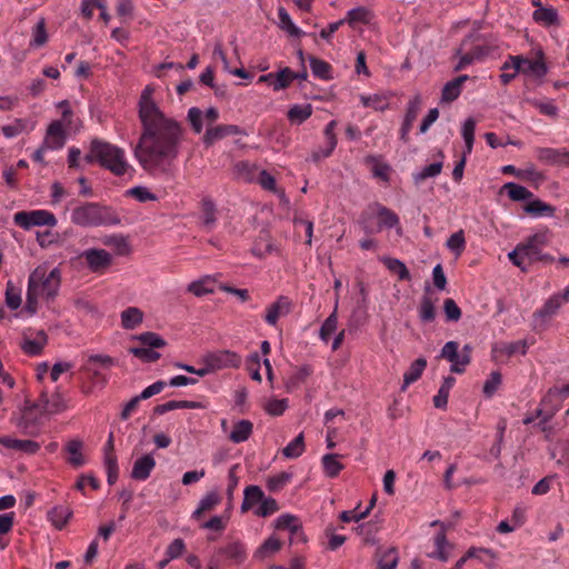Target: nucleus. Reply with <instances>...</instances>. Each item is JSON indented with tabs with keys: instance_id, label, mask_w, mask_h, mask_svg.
<instances>
[{
	"instance_id": "nucleus-52",
	"label": "nucleus",
	"mask_w": 569,
	"mask_h": 569,
	"mask_svg": "<svg viewBox=\"0 0 569 569\" xmlns=\"http://www.w3.org/2000/svg\"><path fill=\"white\" fill-rule=\"evenodd\" d=\"M563 305L561 298L558 293L552 295L542 306L541 309L535 312L537 317H551L553 316L559 308Z\"/></svg>"
},
{
	"instance_id": "nucleus-7",
	"label": "nucleus",
	"mask_w": 569,
	"mask_h": 569,
	"mask_svg": "<svg viewBox=\"0 0 569 569\" xmlns=\"http://www.w3.org/2000/svg\"><path fill=\"white\" fill-rule=\"evenodd\" d=\"M139 346L131 347L130 353L144 362H156L160 358V353L156 349L166 346V341L154 332H144L133 338Z\"/></svg>"
},
{
	"instance_id": "nucleus-62",
	"label": "nucleus",
	"mask_w": 569,
	"mask_h": 569,
	"mask_svg": "<svg viewBox=\"0 0 569 569\" xmlns=\"http://www.w3.org/2000/svg\"><path fill=\"white\" fill-rule=\"evenodd\" d=\"M64 409L63 399L60 395L56 393L46 400V405L42 406V411L46 413H58Z\"/></svg>"
},
{
	"instance_id": "nucleus-9",
	"label": "nucleus",
	"mask_w": 569,
	"mask_h": 569,
	"mask_svg": "<svg viewBox=\"0 0 569 569\" xmlns=\"http://www.w3.org/2000/svg\"><path fill=\"white\" fill-rule=\"evenodd\" d=\"M13 221L17 226L26 230L36 226L54 227L58 222L52 212L42 209L16 212Z\"/></svg>"
},
{
	"instance_id": "nucleus-13",
	"label": "nucleus",
	"mask_w": 569,
	"mask_h": 569,
	"mask_svg": "<svg viewBox=\"0 0 569 569\" xmlns=\"http://www.w3.org/2000/svg\"><path fill=\"white\" fill-rule=\"evenodd\" d=\"M206 362L212 370L238 368L241 363V357L233 351L222 350L207 356Z\"/></svg>"
},
{
	"instance_id": "nucleus-24",
	"label": "nucleus",
	"mask_w": 569,
	"mask_h": 569,
	"mask_svg": "<svg viewBox=\"0 0 569 569\" xmlns=\"http://www.w3.org/2000/svg\"><path fill=\"white\" fill-rule=\"evenodd\" d=\"M203 406L198 401H188V400H170L168 402L158 405L154 407L153 411L156 415H164L166 412L177 410V409H202Z\"/></svg>"
},
{
	"instance_id": "nucleus-2",
	"label": "nucleus",
	"mask_w": 569,
	"mask_h": 569,
	"mask_svg": "<svg viewBox=\"0 0 569 569\" xmlns=\"http://www.w3.org/2000/svg\"><path fill=\"white\" fill-rule=\"evenodd\" d=\"M83 159L87 163H99L118 177L134 171L122 148L99 138L91 140L89 151Z\"/></svg>"
},
{
	"instance_id": "nucleus-15",
	"label": "nucleus",
	"mask_w": 569,
	"mask_h": 569,
	"mask_svg": "<svg viewBox=\"0 0 569 569\" xmlns=\"http://www.w3.org/2000/svg\"><path fill=\"white\" fill-rule=\"evenodd\" d=\"M66 138L67 136L62 121L54 120L49 124L47 129L43 144H46V148H49L50 150H59L64 146Z\"/></svg>"
},
{
	"instance_id": "nucleus-32",
	"label": "nucleus",
	"mask_w": 569,
	"mask_h": 569,
	"mask_svg": "<svg viewBox=\"0 0 569 569\" xmlns=\"http://www.w3.org/2000/svg\"><path fill=\"white\" fill-rule=\"evenodd\" d=\"M427 367V360L425 358H418L415 360L407 372L403 375V386L402 390H405L408 386L416 382L422 375Z\"/></svg>"
},
{
	"instance_id": "nucleus-21",
	"label": "nucleus",
	"mask_w": 569,
	"mask_h": 569,
	"mask_svg": "<svg viewBox=\"0 0 569 569\" xmlns=\"http://www.w3.org/2000/svg\"><path fill=\"white\" fill-rule=\"evenodd\" d=\"M0 445L28 455H34L40 450V445L33 440L14 439L8 436H0Z\"/></svg>"
},
{
	"instance_id": "nucleus-19",
	"label": "nucleus",
	"mask_w": 569,
	"mask_h": 569,
	"mask_svg": "<svg viewBox=\"0 0 569 569\" xmlns=\"http://www.w3.org/2000/svg\"><path fill=\"white\" fill-rule=\"evenodd\" d=\"M377 214L379 218L378 229L373 230L369 226L365 224L363 229L367 234L379 232L382 228H395L399 226V217L391 209L377 204Z\"/></svg>"
},
{
	"instance_id": "nucleus-6",
	"label": "nucleus",
	"mask_w": 569,
	"mask_h": 569,
	"mask_svg": "<svg viewBox=\"0 0 569 569\" xmlns=\"http://www.w3.org/2000/svg\"><path fill=\"white\" fill-rule=\"evenodd\" d=\"M567 398H569V383L550 388L537 408L540 425H546L560 410Z\"/></svg>"
},
{
	"instance_id": "nucleus-16",
	"label": "nucleus",
	"mask_w": 569,
	"mask_h": 569,
	"mask_svg": "<svg viewBox=\"0 0 569 569\" xmlns=\"http://www.w3.org/2000/svg\"><path fill=\"white\" fill-rule=\"evenodd\" d=\"M47 341L48 336L43 330L37 331L34 336H28L24 333L20 348L26 355L34 357L42 353Z\"/></svg>"
},
{
	"instance_id": "nucleus-58",
	"label": "nucleus",
	"mask_w": 569,
	"mask_h": 569,
	"mask_svg": "<svg viewBox=\"0 0 569 569\" xmlns=\"http://www.w3.org/2000/svg\"><path fill=\"white\" fill-rule=\"evenodd\" d=\"M202 220L206 228L211 229L216 222V206L209 198L202 200Z\"/></svg>"
},
{
	"instance_id": "nucleus-5",
	"label": "nucleus",
	"mask_w": 569,
	"mask_h": 569,
	"mask_svg": "<svg viewBox=\"0 0 569 569\" xmlns=\"http://www.w3.org/2000/svg\"><path fill=\"white\" fill-rule=\"evenodd\" d=\"M71 221L82 227H98L117 224L119 219L110 208L96 202H87L72 210Z\"/></svg>"
},
{
	"instance_id": "nucleus-55",
	"label": "nucleus",
	"mask_w": 569,
	"mask_h": 569,
	"mask_svg": "<svg viewBox=\"0 0 569 569\" xmlns=\"http://www.w3.org/2000/svg\"><path fill=\"white\" fill-rule=\"evenodd\" d=\"M447 247L456 257H459L466 249V238L463 230L452 233L447 240Z\"/></svg>"
},
{
	"instance_id": "nucleus-47",
	"label": "nucleus",
	"mask_w": 569,
	"mask_h": 569,
	"mask_svg": "<svg viewBox=\"0 0 569 569\" xmlns=\"http://www.w3.org/2000/svg\"><path fill=\"white\" fill-rule=\"evenodd\" d=\"M278 18L280 21V28L286 30L291 37H300L303 33L302 30L293 23L290 14L284 8L280 7L278 9Z\"/></svg>"
},
{
	"instance_id": "nucleus-45",
	"label": "nucleus",
	"mask_w": 569,
	"mask_h": 569,
	"mask_svg": "<svg viewBox=\"0 0 569 569\" xmlns=\"http://www.w3.org/2000/svg\"><path fill=\"white\" fill-rule=\"evenodd\" d=\"M305 437L299 433L292 441H290L283 449L282 455L289 459H296L305 452Z\"/></svg>"
},
{
	"instance_id": "nucleus-49",
	"label": "nucleus",
	"mask_w": 569,
	"mask_h": 569,
	"mask_svg": "<svg viewBox=\"0 0 569 569\" xmlns=\"http://www.w3.org/2000/svg\"><path fill=\"white\" fill-rule=\"evenodd\" d=\"M337 309H338V302H336V306H335V309L333 311L331 312V315L325 320V322L322 323L321 328H320V339L325 342H327L329 340V338L331 337V335L336 331L337 329V323H338V315H337Z\"/></svg>"
},
{
	"instance_id": "nucleus-60",
	"label": "nucleus",
	"mask_w": 569,
	"mask_h": 569,
	"mask_svg": "<svg viewBox=\"0 0 569 569\" xmlns=\"http://www.w3.org/2000/svg\"><path fill=\"white\" fill-rule=\"evenodd\" d=\"M398 565V552L396 548H388L381 552L378 566L379 569H396Z\"/></svg>"
},
{
	"instance_id": "nucleus-27",
	"label": "nucleus",
	"mask_w": 569,
	"mask_h": 569,
	"mask_svg": "<svg viewBox=\"0 0 569 569\" xmlns=\"http://www.w3.org/2000/svg\"><path fill=\"white\" fill-rule=\"evenodd\" d=\"M532 18L537 23L543 27L559 24L558 12L552 7H540L536 9Z\"/></svg>"
},
{
	"instance_id": "nucleus-1",
	"label": "nucleus",
	"mask_w": 569,
	"mask_h": 569,
	"mask_svg": "<svg viewBox=\"0 0 569 569\" xmlns=\"http://www.w3.org/2000/svg\"><path fill=\"white\" fill-rule=\"evenodd\" d=\"M153 94L152 84L146 86L140 94L138 116L141 133L132 151L146 172L168 179L173 177L186 129L181 122L160 109Z\"/></svg>"
},
{
	"instance_id": "nucleus-23",
	"label": "nucleus",
	"mask_w": 569,
	"mask_h": 569,
	"mask_svg": "<svg viewBox=\"0 0 569 569\" xmlns=\"http://www.w3.org/2000/svg\"><path fill=\"white\" fill-rule=\"evenodd\" d=\"M469 79L467 74L459 76L447 82L442 89L441 100L443 102L455 101L461 93L462 84Z\"/></svg>"
},
{
	"instance_id": "nucleus-40",
	"label": "nucleus",
	"mask_w": 569,
	"mask_h": 569,
	"mask_svg": "<svg viewBox=\"0 0 569 569\" xmlns=\"http://www.w3.org/2000/svg\"><path fill=\"white\" fill-rule=\"evenodd\" d=\"M502 189L507 191L508 197L513 201H523L533 198V193L530 190L515 182L505 183Z\"/></svg>"
},
{
	"instance_id": "nucleus-14",
	"label": "nucleus",
	"mask_w": 569,
	"mask_h": 569,
	"mask_svg": "<svg viewBox=\"0 0 569 569\" xmlns=\"http://www.w3.org/2000/svg\"><path fill=\"white\" fill-rule=\"evenodd\" d=\"M528 345L526 340H518L515 342H497L492 347V357L496 360L508 359L516 353L525 355Z\"/></svg>"
},
{
	"instance_id": "nucleus-61",
	"label": "nucleus",
	"mask_w": 569,
	"mask_h": 569,
	"mask_svg": "<svg viewBox=\"0 0 569 569\" xmlns=\"http://www.w3.org/2000/svg\"><path fill=\"white\" fill-rule=\"evenodd\" d=\"M187 118L191 124L192 130L196 133H200L203 129V112L199 108L192 107L188 110Z\"/></svg>"
},
{
	"instance_id": "nucleus-31",
	"label": "nucleus",
	"mask_w": 569,
	"mask_h": 569,
	"mask_svg": "<svg viewBox=\"0 0 569 569\" xmlns=\"http://www.w3.org/2000/svg\"><path fill=\"white\" fill-rule=\"evenodd\" d=\"M103 246L110 247L118 256H126L130 251L128 241L122 234H110L101 239Z\"/></svg>"
},
{
	"instance_id": "nucleus-63",
	"label": "nucleus",
	"mask_w": 569,
	"mask_h": 569,
	"mask_svg": "<svg viewBox=\"0 0 569 569\" xmlns=\"http://www.w3.org/2000/svg\"><path fill=\"white\" fill-rule=\"evenodd\" d=\"M442 169V162H433L426 166L418 174L415 176L416 182H420L428 178L437 177Z\"/></svg>"
},
{
	"instance_id": "nucleus-4",
	"label": "nucleus",
	"mask_w": 569,
	"mask_h": 569,
	"mask_svg": "<svg viewBox=\"0 0 569 569\" xmlns=\"http://www.w3.org/2000/svg\"><path fill=\"white\" fill-rule=\"evenodd\" d=\"M549 242L548 231L537 232L528 237L525 241L519 242L516 248L508 253L509 260L527 272L529 268L538 262L540 250Z\"/></svg>"
},
{
	"instance_id": "nucleus-11",
	"label": "nucleus",
	"mask_w": 569,
	"mask_h": 569,
	"mask_svg": "<svg viewBox=\"0 0 569 569\" xmlns=\"http://www.w3.org/2000/svg\"><path fill=\"white\" fill-rule=\"evenodd\" d=\"M513 69L516 72L533 73L537 77H542L547 73L546 63L542 57L539 59L530 60L522 57H509V61H506L502 66V70Z\"/></svg>"
},
{
	"instance_id": "nucleus-34",
	"label": "nucleus",
	"mask_w": 569,
	"mask_h": 569,
	"mask_svg": "<svg viewBox=\"0 0 569 569\" xmlns=\"http://www.w3.org/2000/svg\"><path fill=\"white\" fill-rule=\"evenodd\" d=\"M312 114V106L307 104H293L287 113L289 121L292 124H301Z\"/></svg>"
},
{
	"instance_id": "nucleus-53",
	"label": "nucleus",
	"mask_w": 569,
	"mask_h": 569,
	"mask_svg": "<svg viewBox=\"0 0 569 569\" xmlns=\"http://www.w3.org/2000/svg\"><path fill=\"white\" fill-rule=\"evenodd\" d=\"M337 457L338 456L333 453L322 457L323 470L329 478H336L343 469V465L338 461Z\"/></svg>"
},
{
	"instance_id": "nucleus-48",
	"label": "nucleus",
	"mask_w": 569,
	"mask_h": 569,
	"mask_svg": "<svg viewBox=\"0 0 569 569\" xmlns=\"http://www.w3.org/2000/svg\"><path fill=\"white\" fill-rule=\"evenodd\" d=\"M475 130H476V120L473 118H468L462 126L461 134L466 144V154H470L472 152L473 140H475Z\"/></svg>"
},
{
	"instance_id": "nucleus-33",
	"label": "nucleus",
	"mask_w": 569,
	"mask_h": 569,
	"mask_svg": "<svg viewBox=\"0 0 569 569\" xmlns=\"http://www.w3.org/2000/svg\"><path fill=\"white\" fill-rule=\"evenodd\" d=\"M276 527L279 530H289V532L292 533V536H302L301 522L296 516L289 513L281 515L277 519Z\"/></svg>"
},
{
	"instance_id": "nucleus-50",
	"label": "nucleus",
	"mask_w": 569,
	"mask_h": 569,
	"mask_svg": "<svg viewBox=\"0 0 569 569\" xmlns=\"http://www.w3.org/2000/svg\"><path fill=\"white\" fill-rule=\"evenodd\" d=\"M292 480V473L282 471L276 476H272L267 481V488L271 492L281 491Z\"/></svg>"
},
{
	"instance_id": "nucleus-28",
	"label": "nucleus",
	"mask_w": 569,
	"mask_h": 569,
	"mask_svg": "<svg viewBox=\"0 0 569 569\" xmlns=\"http://www.w3.org/2000/svg\"><path fill=\"white\" fill-rule=\"evenodd\" d=\"M420 103H421V101L418 96L409 101L405 121H403L401 130H400L401 139H403V140H406V137L409 133V131L411 130L412 123L419 113Z\"/></svg>"
},
{
	"instance_id": "nucleus-51",
	"label": "nucleus",
	"mask_w": 569,
	"mask_h": 569,
	"mask_svg": "<svg viewBox=\"0 0 569 569\" xmlns=\"http://www.w3.org/2000/svg\"><path fill=\"white\" fill-rule=\"evenodd\" d=\"M310 68L312 71V74L319 79L328 80L331 78V66L321 59L311 57L310 58Z\"/></svg>"
},
{
	"instance_id": "nucleus-18",
	"label": "nucleus",
	"mask_w": 569,
	"mask_h": 569,
	"mask_svg": "<svg viewBox=\"0 0 569 569\" xmlns=\"http://www.w3.org/2000/svg\"><path fill=\"white\" fill-rule=\"evenodd\" d=\"M537 157L547 164L569 166V151L567 149L540 148L537 151Z\"/></svg>"
},
{
	"instance_id": "nucleus-57",
	"label": "nucleus",
	"mask_w": 569,
	"mask_h": 569,
	"mask_svg": "<svg viewBox=\"0 0 569 569\" xmlns=\"http://www.w3.org/2000/svg\"><path fill=\"white\" fill-rule=\"evenodd\" d=\"M313 370L309 365L298 368L288 379L289 388H298L312 375Z\"/></svg>"
},
{
	"instance_id": "nucleus-25",
	"label": "nucleus",
	"mask_w": 569,
	"mask_h": 569,
	"mask_svg": "<svg viewBox=\"0 0 569 569\" xmlns=\"http://www.w3.org/2000/svg\"><path fill=\"white\" fill-rule=\"evenodd\" d=\"M373 18V13L366 7H357L347 12L343 20L351 27L356 28L357 24H368Z\"/></svg>"
},
{
	"instance_id": "nucleus-26",
	"label": "nucleus",
	"mask_w": 569,
	"mask_h": 569,
	"mask_svg": "<svg viewBox=\"0 0 569 569\" xmlns=\"http://www.w3.org/2000/svg\"><path fill=\"white\" fill-rule=\"evenodd\" d=\"M523 210L531 217H552L556 208L540 199H533L525 204Z\"/></svg>"
},
{
	"instance_id": "nucleus-59",
	"label": "nucleus",
	"mask_w": 569,
	"mask_h": 569,
	"mask_svg": "<svg viewBox=\"0 0 569 569\" xmlns=\"http://www.w3.org/2000/svg\"><path fill=\"white\" fill-rule=\"evenodd\" d=\"M448 546V541L446 535L443 532H439L435 537V550L430 553V557L437 558L441 561H447L449 559V555L446 551Z\"/></svg>"
},
{
	"instance_id": "nucleus-42",
	"label": "nucleus",
	"mask_w": 569,
	"mask_h": 569,
	"mask_svg": "<svg viewBox=\"0 0 569 569\" xmlns=\"http://www.w3.org/2000/svg\"><path fill=\"white\" fill-rule=\"evenodd\" d=\"M143 313L136 307H129L121 313V323L124 329H134L141 323Z\"/></svg>"
},
{
	"instance_id": "nucleus-29",
	"label": "nucleus",
	"mask_w": 569,
	"mask_h": 569,
	"mask_svg": "<svg viewBox=\"0 0 569 569\" xmlns=\"http://www.w3.org/2000/svg\"><path fill=\"white\" fill-rule=\"evenodd\" d=\"M81 448H82V442L77 439L70 440L66 445L64 449H66V452L69 455L67 457V461L73 468L82 467L86 463V460L81 452Z\"/></svg>"
},
{
	"instance_id": "nucleus-12",
	"label": "nucleus",
	"mask_w": 569,
	"mask_h": 569,
	"mask_svg": "<svg viewBox=\"0 0 569 569\" xmlns=\"http://www.w3.org/2000/svg\"><path fill=\"white\" fill-rule=\"evenodd\" d=\"M292 309V301L287 296H279L266 309L263 320L271 327H277L280 318L288 316Z\"/></svg>"
},
{
	"instance_id": "nucleus-37",
	"label": "nucleus",
	"mask_w": 569,
	"mask_h": 569,
	"mask_svg": "<svg viewBox=\"0 0 569 569\" xmlns=\"http://www.w3.org/2000/svg\"><path fill=\"white\" fill-rule=\"evenodd\" d=\"M219 552L237 565L242 563L247 558L244 546L238 541L227 545L224 548H221Z\"/></svg>"
},
{
	"instance_id": "nucleus-44",
	"label": "nucleus",
	"mask_w": 569,
	"mask_h": 569,
	"mask_svg": "<svg viewBox=\"0 0 569 569\" xmlns=\"http://www.w3.org/2000/svg\"><path fill=\"white\" fill-rule=\"evenodd\" d=\"M220 496L217 492H208L199 502L198 508L193 511L192 517L199 519L202 513L212 510L220 502Z\"/></svg>"
},
{
	"instance_id": "nucleus-20",
	"label": "nucleus",
	"mask_w": 569,
	"mask_h": 569,
	"mask_svg": "<svg viewBox=\"0 0 569 569\" xmlns=\"http://www.w3.org/2000/svg\"><path fill=\"white\" fill-rule=\"evenodd\" d=\"M156 467V460L151 453L138 458L132 467L131 478L138 481L147 480Z\"/></svg>"
},
{
	"instance_id": "nucleus-38",
	"label": "nucleus",
	"mask_w": 569,
	"mask_h": 569,
	"mask_svg": "<svg viewBox=\"0 0 569 569\" xmlns=\"http://www.w3.org/2000/svg\"><path fill=\"white\" fill-rule=\"evenodd\" d=\"M365 162L367 164H371V172L373 174V177L376 178H379L383 181H388L389 180V171H390V167L389 164L385 163V162H381L379 160V157L378 156H375V154H369L366 157L365 159Z\"/></svg>"
},
{
	"instance_id": "nucleus-39",
	"label": "nucleus",
	"mask_w": 569,
	"mask_h": 569,
	"mask_svg": "<svg viewBox=\"0 0 569 569\" xmlns=\"http://www.w3.org/2000/svg\"><path fill=\"white\" fill-rule=\"evenodd\" d=\"M71 515V510L66 506H56L48 513L50 521L57 529H62Z\"/></svg>"
},
{
	"instance_id": "nucleus-36",
	"label": "nucleus",
	"mask_w": 569,
	"mask_h": 569,
	"mask_svg": "<svg viewBox=\"0 0 569 569\" xmlns=\"http://www.w3.org/2000/svg\"><path fill=\"white\" fill-rule=\"evenodd\" d=\"M253 425L249 420H240L234 426L229 436L230 440L234 443H240L250 437L252 433Z\"/></svg>"
},
{
	"instance_id": "nucleus-22",
	"label": "nucleus",
	"mask_w": 569,
	"mask_h": 569,
	"mask_svg": "<svg viewBox=\"0 0 569 569\" xmlns=\"http://www.w3.org/2000/svg\"><path fill=\"white\" fill-rule=\"evenodd\" d=\"M264 492L259 486H248L243 491V501L241 505V511L247 512L251 510L254 506L260 505V502L264 499Z\"/></svg>"
},
{
	"instance_id": "nucleus-8",
	"label": "nucleus",
	"mask_w": 569,
	"mask_h": 569,
	"mask_svg": "<svg viewBox=\"0 0 569 569\" xmlns=\"http://www.w3.org/2000/svg\"><path fill=\"white\" fill-rule=\"evenodd\" d=\"M472 347L465 345L459 351V343L448 341L441 349L440 358L451 362L450 371L453 373H462L471 361Z\"/></svg>"
},
{
	"instance_id": "nucleus-35",
	"label": "nucleus",
	"mask_w": 569,
	"mask_h": 569,
	"mask_svg": "<svg viewBox=\"0 0 569 569\" xmlns=\"http://www.w3.org/2000/svg\"><path fill=\"white\" fill-rule=\"evenodd\" d=\"M456 379L452 376H448L443 379L438 393L433 397V405L436 408H446L448 403L449 392L453 388Z\"/></svg>"
},
{
	"instance_id": "nucleus-54",
	"label": "nucleus",
	"mask_w": 569,
	"mask_h": 569,
	"mask_svg": "<svg viewBox=\"0 0 569 569\" xmlns=\"http://www.w3.org/2000/svg\"><path fill=\"white\" fill-rule=\"evenodd\" d=\"M419 318L423 322H432L436 319V309L432 299L425 295L419 306Z\"/></svg>"
},
{
	"instance_id": "nucleus-64",
	"label": "nucleus",
	"mask_w": 569,
	"mask_h": 569,
	"mask_svg": "<svg viewBox=\"0 0 569 569\" xmlns=\"http://www.w3.org/2000/svg\"><path fill=\"white\" fill-rule=\"evenodd\" d=\"M443 311L447 321H458L461 318V310L453 299L447 298L443 302Z\"/></svg>"
},
{
	"instance_id": "nucleus-30",
	"label": "nucleus",
	"mask_w": 569,
	"mask_h": 569,
	"mask_svg": "<svg viewBox=\"0 0 569 569\" xmlns=\"http://www.w3.org/2000/svg\"><path fill=\"white\" fill-rule=\"evenodd\" d=\"M214 281L212 276H204L199 280L192 281L187 290L197 297H202L214 291Z\"/></svg>"
},
{
	"instance_id": "nucleus-17",
	"label": "nucleus",
	"mask_w": 569,
	"mask_h": 569,
	"mask_svg": "<svg viewBox=\"0 0 569 569\" xmlns=\"http://www.w3.org/2000/svg\"><path fill=\"white\" fill-rule=\"evenodd\" d=\"M240 133H242V130L236 124H219L216 127H209L202 140L203 143L209 147L224 137L236 136Z\"/></svg>"
},
{
	"instance_id": "nucleus-46",
	"label": "nucleus",
	"mask_w": 569,
	"mask_h": 569,
	"mask_svg": "<svg viewBox=\"0 0 569 569\" xmlns=\"http://www.w3.org/2000/svg\"><path fill=\"white\" fill-rule=\"evenodd\" d=\"M383 263L390 272L397 274L399 280H401V281L410 280V272H409L408 268L399 259L385 258Z\"/></svg>"
},
{
	"instance_id": "nucleus-3",
	"label": "nucleus",
	"mask_w": 569,
	"mask_h": 569,
	"mask_svg": "<svg viewBox=\"0 0 569 569\" xmlns=\"http://www.w3.org/2000/svg\"><path fill=\"white\" fill-rule=\"evenodd\" d=\"M61 273L58 268L47 271V268L37 267L29 276L27 288V308L34 312L38 299H53L60 288Z\"/></svg>"
},
{
	"instance_id": "nucleus-41",
	"label": "nucleus",
	"mask_w": 569,
	"mask_h": 569,
	"mask_svg": "<svg viewBox=\"0 0 569 569\" xmlns=\"http://www.w3.org/2000/svg\"><path fill=\"white\" fill-rule=\"evenodd\" d=\"M360 101L363 107L372 108L376 111H383L389 107L388 98L382 93L362 94L360 96Z\"/></svg>"
},
{
	"instance_id": "nucleus-43",
	"label": "nucleus",
	"mask_w": 569,
	"mask_h": 569,
	"mask_svg": "<svg viewBox=\"0 0 569 569\" xmlns=\"http://www.w3.org/2000/svg\"><path fill=\"white\" fill-rule=\"evenodd\" d=\"M298 76L297 72H293L288 67L281 69L279 72L274 73L273 90L280 91L288 88Z\"/></svg>"
},
{
	"instance_id": "nucleus-10",
	"label": "nucleus",
	"mask_w": 569,
	"mask_h": 569,
	"mask_svg": "<svg viewBox=\"0 0 569 569\" xmlns=\"http://www.w3.org/2000/svg\"><path fill=\"white\" fill-rule=\"evenodd\" d=\"M80 257L86 261L88 269L97 274H104L113 262L112 254L104 249L90 248Z\"/></svg>"
},
{
	"instance_id": "nucleus-56",
	"label": "nucleus",
	"mask_w": 569,
	"mask_h": 569,
	"mask_svg": "<svg viewBox=\"0 0 569 569\" xmlns=\"http://www.w3.org/2000/svg\"><path fill=\"white\" fill-rule=\"evenodd\" d=\"M279 510V505L274 498L266 497L260 505L253 510L257 517L266 518Z\"/></svg>"
}]
</instances>
